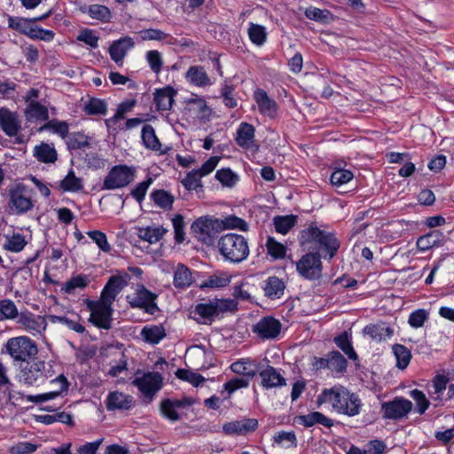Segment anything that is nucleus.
<instances>
[{"label": "nucleus", "mask_w": 454, "mask_h": 454, "mask_svg": "<svg viewBox=\"0 0 454 454\" xmlns=\"http://www.w3.org/2000/svg\"><path fill=\"white\" fill-rule=\"evenodd\" d=\"M262 386L265 388L278 387L286 385V379L274 367L268 365L259 372Z\"/></svg>", "instance_id": "26"}, {"label": "nucleus", "mask_w": 454, "mask_h": 454, "mask_svg": "<svg viewBox=\"0 0 454 454\" xmlns=\"http://www.w3.org/2000/svg\"><path fill=\"white\" fill-rule=\"evenodd\" d=\"M137 101L136 98L126 99L121 102L116 108L115 114L109 119L105 121L106 126L115 124L119 120L124 119L125 114L131 113Z\"/></svg>", "instance_id": "39"}, {"label": "nucleus", "mask_w": 454, "mask_h": 454, "mask_svg": "<svg viewBox=\"0 0 454 454\" xmlns=\"http://www.w3.org/2000/svg\"><path fill=\"white\" fill-rule=\"evenodd\" d=\"M231 369L233 372L247 376L248 379L254 377L257 372V365L250 358H243L231 364Z\"/></svg>", "instance_id": "37"}, {"label": "nucleus", "mask_w": 454, "mask_h": 454, "mask_svg": "<svg viewBox=\"0 0 454 454\" xmlns=\"http://www.w3.org/2000/svg\"><path fill=\"white\" fill-rule=\"evenodd\" d=\"M317 405L328 404L338 414L355 417L361 412L362 400L356 393L337 384L322 389L317 397Z\"/></svg>", "instance_id": "1"}, {"label": "nucleus", "mask_w": 454, "mask_h": 454, "mask_svg": "<svg viewBox=\"0 0 454 454\" xmlns=\"http://www.w3.org/2000/svg\"><path fill=\"white\" fill-rule=\"evenodd\" d=\"M273 222L276 231L278 233L285 235L295 225L296 216L293 215L276 216L273 219Z\"/></svg>", "instance_id": "53"}, {"label": "nucleus", "mask_w": 454, "mask_h": 454, "mask_svg": "<svg viewBox=\"0 0 454 454\" xmlns=\"http://www.w3.org/2000/svg\"><path fill=\"white\" fill-rule=\"evenodd\" d=\"M113 303L102 297L98 301L87 300L85 304L90 312L89 321L98 328L109 330L112 327Z\"/></svg>", "instance_id": "6"}, {"label": "nucleus", "mask_w": 454, "mask_h": 454, "mask_svg": "<svg viewBox=\"0 0 454 454\" xmlns=\"http://www.w3.org/2000/svg\"><path fill=\"white\" fill-rule=\"evenodd\" d=\"M90 283L89 277L86 275L79 274L68 279L63 286V290L67 294L74 293L76 289H83Z\"/></svg>", "instance_id": "52"}, {"label": "nucleus", "mask_w": 454, "mask_h": 454, "mask_svg": "<svg viewBox=\"0 0 454 454\" xmlns=\"http://www.w3.org/2000/svg\"><path fill=\"white\" fill-rule=\"evenodd\" d=\"M88 14L90 18L107 22L111 19L110 10L102 4H91L88 8Z\"/></svg>", "instance_id": "57"}, {"label": "nucleus", "mask_w": 454, "mask_h": 454, "mask_svg": "<svg viewBox=\"0 0 454 454\" xmlns=\"http://www.w3.org/2000/svg\"><path fill=\"white\" fill-rule=\"evenodd\" d=\"M329 370L336 372H342L347 368V360L338 351H333L328 354Z\"/></svg>", "instance_id": "56"}, {"label": "nucleus", "mask_w": 454, "mask_h": 454, "mask_svg": "<svg viewBox=\"0 0 454 454\" xmlns=\"http://www.w3.org/2000/svg\"><path fill=\"white\" fill-rule=\"evenodd\" d=\"M4 348L14 363H27L38 354L36 343L27 335L10 338Z\"/></svg>", "instance_id": "4"}, {"label": "nucleus", "mask_w": 454, "mask_h": 454, "mask_svg": "<svg viewBox=\"0 0 454 454\" xmlns=\"http://www.w3.org/2000/svg\"><path fill=\"white\" fill-rule=\"evenodd\" d=\"M285 287V284L280 278L270 277L264 282L263 290L266 296L276 299L283 295Z\"/></svg>", "instance_id": "40"}, {"label": "nucleus", "mask_w": 454, "mask_h": 454, "mask_svg": "<svg viewBox=\"0 0 454 454\" xmlns=\"http://www.w3.org/2000/svg\"><path fill=\"white\" fill-rule=\"evenodd\" d=\"M296 421L305 427H310L320 424L327 428L333 426V420L319 411H313L306 415L296 417Z\"/></svg>", "instance_id": "30"}, {"label": "nucleus", "mask_w": 454, "mask_h": 454, "mask_svg": "<svg viewBox=\"0 0 454 454\" xmlns=\"http://www.w3.org/2000/svg\"><path fill=\"white\" fill-rule=\"evenodd\" d=\"M50 320L53 324H61L66 325L68 329L77 333H82L85 332V327L80 323L81 318L76 314H72L71 317L51 315L50 316Z\"/></svg>", "instance_id": "36"}, {"label": "nucleus", "mask_w": 454, "mask_h": 454, "mask_svg": "<svg viewBox=\"0 0 454 454\" xmlns=\"http://www.w3.org/2000/svg\"><path fill=\"white\" fill-rule=\"evenodd\" d=\"M236 302L230 299H215L197 304L192 310V317L200 324H210L214 317L225 311L234 310Z\"/></svg>", "instance_id": "5"}, {"label": "nucleus", "mask_w": 454, "mask_h": 454, "mask_svg": "<svg viewBox=\"0 0 454 454\" xmlns=\"http://www.w3.org/2000/svg\"><path fill=\"white\" fill-rule=\"evenodd\" d=\"M176 375L178 379L187 381L194 387H198L205 380L204 377L200 374L185 369L177 370Z\"/></svg>", "instance_id": "63"}, {"label": "nucleus", "mask_w": 454, "mask_h": 454, "mask_svg": "<svg viewBox=\"0 0 454 454\" xmlns=\"http://www.w3.org/2000/svg\"><path fill=\"white\" fill-rule=\"evenodd\" d=\"M26 116L28 120L46 121L49 117L48 109L37 101H32L26 108Z\"/></svg>", "instance_id": "46"}, {"label": "nucleus", "mask_w": 454, "mask_h": 454, "mask_svg": "<svg viewBox=\"0 0 454 454\" xmlns=\"http://www.w3.org/2000/svg\"><path fill=\"white\" fill-rule=\"evenodd\" d=\"M258 427L255 419H241L225 423L223 426V432L228 435H246L254 432Z\"/></svg>", "instance_id": "19"}, {"label": "nucleus", "mask_w": 454, "mask_h": 454, "mask_svg": "<svg viewBox=\"0 0 454 454\" xmlns=\"http://www.w3.org/2000/svg\"><path fill=\"white\" fill-rule=\"evenodd\" d=\"M20 315V311L12 300H0V320H18Z\"/></svg>", "instance_id": "44"}, {"label": "nucleus", "mask_w": 454, "mask_h": 454, "mask_svg": "<svg viewBox=\"0 0 454 454\" xmlns=\"http://www.w3.org/2000/svg\"><path fill=\"white\" fill-rule=\"evenodd\" d=\"M443 240V233L434 230L419 238L417 240V247L419 250L426 252L432 247H439L442 244Z\"/></svg>", "instance_id": "33"}, {"label": "nucleus", "mask_w": 454, "mask_h": 454, "mask_svg": "<svg viewBox=\"0 0 454 454\" xmlns=\"http://www.w3.org/2000/svg\"><path fill=\"white\" fill-rule=\"evenodd\" d=\"M0 126L7 136H16L20 129L17 114L7 108H0Z\"/></svg>", "instance_id": "24"}, {"label": "nucleus", "mask_w": 454, "mask_h": 454, "mask_svg": "<svg viewBox=\"0 0 454 454\" xmlns=\"http://www.w3.org/2000/svg\"><path fill=\"white\" fill-rule=\"evenodd\" d=\"M136 168L127 165L113 167L103 182L104 190H116L129 184L135 179Z\"/></svg>", "instance_id": "9"}, {"label": "nucleus", "mask_w": 454, "mask_h": 454, "mask_svg": "<svg viewBox=\"0 0 454 454\" xmlns=\"http://www.w3.org/2000/svg\"><path fill=\"white\" fill-rule=\"evenodd\" d=\"M88 237L98 246V247L105 252L109 253L112 249L107 240L106 235L100 231H90L87 232Z\"/></svg>", "instance_id": "62"}, {"label": "nucleus", "mask_w": 454, "mask_h": 454, "mask_svg": "<svg viewBox=\"0 0 454 454\" xmlns=\"http://www.w3.org/2000/svg\"><path fill=\"white\" fill-rule=\"evenodd\" d=\"M142 339L149 344H158L166 337V332L161 325H148L141 330Z\"/></svg>", "instance_id": "35"}, {"label": "nucleus", "mask_w": 454, "mask_h": 454, "mask_svg": "<svg viewBox=\"0 0 454 454\" xmlns=\"http://www.w3.org/2000/svg\"><path fill=\"white\" fill-rule=\"evenodd\" d=\"M305 16L317 22H329L332 20V14L327 10H322L314 6H310L305 10Z\"/></svg>", "instance_id": "60"}, {"label": "nucleus", "mask_w": 454, "mask_h": 454, "mask_svg": "<svg viewBox=\"0 0 454 454\" xmlns=\"http://www.w3.org/2000/svg\"><path fill=\"white\" fill-rule=\"evenodd\" d=\"M191 230L199 241L212 245L216 234L221 231V223L219 219L212 216H201L192 223Z\"/></svg>", "instance_id": "8"}, {"label": "nucleus", "mask_w": 454, "mask_h": 454, "mask_svg": "<svg viewBox=\"0 0 454 454\" xmlns=\"http://www.w3.org/2000/svg\"><path fill=\"white\" fill-rule=\"evenodd\" d=\"M202 177L203 176L197 169H194L186 175L182 183L187 190H197L201 187Z\"/></svg>", "instance_id": "64"}, {"label": "nucleus", "mask_w": 454, "mask_h": 454, "mask_svg": "<svg viewBox=\"0 0 454 454\" xmlns=\"http://www.w3.org/2000/svg\"><path fill=\"white\" fill-rule=\"evenodd\" d=\"M151 199L157 207L164 210L171 209L175 200L169 192L162 189L153 191L151 193Z\"/></svg>", "instance_id": "43"}, {"label": "nucleus", "mask_w": 454, "mask_h": 454, "mask_svg": "<svg viewBox=\"0 0 454 454\" xmlns=\"http://www.w3.org/2000/svg\"><path fill=\"white\" fill-rule=\"evenodd\" d=\"M217 248L224 261L231 263L242 262L250 254L247 239L240 234L232 232L219 239Z\"/></svg>", "instance_id": "3"}, {"label": "nucleus", "mask_w": 454, "mask_h": 454, "mask_svg": "<svg viewBox=\"0 0 454 454\" xmlns=\"http://www.w3.org/2000/svg\"><path fill=\"white\" fill-rule=\"evenodd\" d=\"M215 178L224 187L231 188L239 181V176L230 168H222L215 173Z\"/></svg>", "instance_id": "55"}, {"label": "nucleus", "mask_w": 454, "mask_h": 454, "mask_svg": "<svg viewBox=\"0 0 454 454\" xmlns=\"http://www.w3.org/2000/svg\"><path fill=\"white\" fill-rule=\"evenodd\" d=\"M194 281L191 270L184 264L179 263L175 271L173 284L176 288H186L192 285Z\"/></svg>", "instance_id": "34"}, {"label": "nucleus", "mask_w": 454, "mask_h": 454, "mask_svg": "<svg viewBox=\"0 0 454 454\" xmlns=\"http://www.w3.org/2000/svg\"><path fill=\"white\" fill-rule=\"evenodd\" d=\"M221 230H239L247 231L248 230L247 223L236 215H230L219 220Z\"/></svg>", "instance_id": "50"}, {"label": "nucleus", "mask_w": 454, "mask_h": 454, "mask_svg": "<svg viewBox=\"0 0 454 454\" xmlns=\"http://www.w3.org/2000/svg\"><path fill=\"white\" fill-rule=\"evenodd\" d=\"M82 187V180L77 177L73 170H70L59 184V188L64 192H76Z\"/></svg>", "instance_id": "48"}, {"label": "nucleus", "mask_w": 454, "mask_h": 454, "mask_svg": "<svg viewBox=\"0 0 454 454\" xmlns=\"http://www.w3.org/2000/svg\"><path fill=\"white\" fill-rule=\"evenodd\" d=\"M128 301L132 308L144 309L145 312L153 314L157 309L155 303L156 295L141 286L132 296H128Z\"/></svg>", "instance_id": "14"}, {"label": "nucleus", "mask_w": 454, "mask_h": 454, "mask_svg": "<svg viewBox=\"0 0 454 454\" xmlns=\"http://www.w3.org/2000/svg\"><path fill=\"white\" fill-rule=\"evenodd\" d=\"M175 94V90L169 86L156 90L154 93V102L158 111L170 110L174 102Z\"/></svg>", "instance_id": "31"}, {"label": "nucleus", "mask_w": 454, "mask_h": 454, "mask_svg": "<svg viewBox=\"0 0 454 454\" xmlns=\"http://www.w3.org/2000/svg\"><path fill=\"white\" fill-rule=\"evenodd\" d=\"M6 242L4 246V249L12 252H21L27 244L26 237L20 233H13L5 237Z\"/></svg>", "instance_id": "49"}, {"label": "nucleus", "mask_w": 454, "mask_h": 454, "mask_svg": "<svg viewBox=\"0 0 454 454\" xmlns=\"http://www.w3.org/2000/svg\"><path fill=\"white\" fill-rule=\"evenodd\" d=\"M300 243L307 249H318L325 251L329 259H332L340 247L336 237L317 226L310 225L300 233Z\"/></svg>", "instance_id": "2"}, {"label": "nucleus", "mask_w": 454, "mask_h": 454, "mask_svg": "<svg viewBox=\"0 0 454 454\" xmlns=\"http://www.w3.org/2000/svg\"><path fill=\"white\" fill-rule=\"evenodd\" d=\"M281 331V323L271 317L260 319L254 326V332L262 339H274Z\"/></svg>", "instance_id": "20"}, {"label": "nucleus", "mask_w": 454, "mask_h": 454, "mask_svg": "<svg viewBox=\"0 0 454 454\" xmlns=\"http://www.w3.org/2000/svg\"><path fill=\"white\" fill-rule=\"evenodd\" d=\"M31 197L23 186L10 191V207L16 214H23L33 207Z\"/></svg>", "instance_id": "16"}, {"label": "nucleus", "mask_w": 454, "mask_h": 454, "mask_svg": "<svg viewBox=\"0 0 454 454\" xmlns=\"http://www.w3.org/2000/svg\"><path fill=\"white\" fill-rule=\"evenodd\" d=\"M412 409V403L403 397H395L381 405L383 418L398 420L406 417Z\"/></svg>", "instance_id": "12"}, {"label": "nucleus", "mask_w": 454, "mask_h": 454, "mask_svg": "<svg viewBox=\"0 0 454 454\" xmlns=\"http://www.w3.org/2000/svg\"><path fill=\"white\" fill-rule=\"evenodd\" d=\"M335 344L348 356L349 359L356 360L357 355L355 352L351 341L347 333H343L334 339Z\"/></svg>", "instance_id": "58"}, {"label": "nucleus", "mask_w": 454, "mask_h": 454, "mask_svg": "<svg viewBox=\"0 0 454 454\" xmlns=\"http://www.w3.org/2000/svg\"><path fill=\"white\" fill-rule=\"evenodd\" d=\"M133 405V397L120 391L110 392L106 399V407L108 411L129 410Z\"/></svg>", "instance_id": "23"}, {"label": "nucleus", "mask_w": 454, "mask_h": 454, "mask_svg": "<svg viewBox=\"0 0 454 454\" xmlns=\"http://www.w3.org/2000/svg\"><path fill=\"white\" fill-rule=\"evenodd\" d=\"M51 384L55 387V388L51 391L40 394V395H26L25 398L27 402L34 403H42L48 402L50 400L55 399L58 396H60L63 393L67 392L68 389V382L65 376L59 375L56 379L51 381Z\"/></svg>", "instance_id": "15"}, {"label": "nucleus", "mask_w": 454, "mask_h": 454, "mask_svg": "<svg viewBox=\"0 0 454 454\" xmlns=\"http://www.w3.org/2000/svg\"><path fill=\"white\" fill-rule=\"evenodd\" d=\"M187 111L191 116L199 120H207L211 115V109L206 100L198 97L188 100Z\"/></svg>", "instance_id": "29"}, {"label": "nucleus", "mask_w": 454, "mask_h": 454, "mask_svg": "<svg viewBox=\"0 0 454 454\" xmlns=\"http://www.w3.org/2000/svg\"><path fill=\"white\" fill-rule=\"evenodd\" d=\"M231 277L226 272H216L209 276L203 283L201 287L221 288L228 286Z\"/></svg>", "instance_id": "47"}, {"label": "nucleus", "mask_w": 454, "mask_h": 454, "mask_svg": "<svg viewBox=\"0 0 454 454\" xmlns=\"http://www.w3.org/2000/svg\"><path fill=\"white\" fill-rule=\"evenodd\" d=\"M296 270L308 280H318L322 276L323 265L318 253H308L296 262Z\"/></svg>", "instance_id": "11"}, {"label": "nucleus", "mask_w": 454, "mask_h": 454, "mask_svg": "<svg viewBox=\"0 0 454 454\" xmlns=\"http://www.w3.org/2000/svg\"><path fill=\"white\" fill-rule=\"evenodd\" d=\"M254 128L247 122H241L237 129L236 142L244 149H252L255 146Z\"/></svg>", "instance_id": "27"}, {"label": "nucleus", "mask_w": 454, "mask_h": 454, "mask_svg": "<svg viewBox=\"0 0 454 454\" xmlns=\"http://www.w3.org/2000/svg\"><path fill=\"white\" fill-rule=\"evenodd\" d=\"M168 230L161 225H150L137 228L138 238L149 244H156L167 234Z\"/></svg>", "instance_id": "25"}, {"label": "nucleus", "mask_w": 454, "mask_h": 454, "mask_svg": "<svg viewBox=\"0 0 454 454\" xmlns=\"http://www.w3.org/2000/svg\"><path fill=\"white\" fill-rule=\"evenodd\" d=\"M16 324L20 330L33 337L43 336L48 326V323L44 316L35 314L27 309L20 311V315L18 320H16Z\"/></svg>", "instance_id": "10"}, {"label": "nucleus", "mask_w": 454, "mask_h": 454, "mask_svg": "<svg viewBox=\"0 0 454 454\" xmlns=\"http://www.w3.org/2000/svg\"><path fill=\"white\" fill-rule=\"evenodd\" d=\"M354 177L353 173L348 169L339 168L331 175V184L336 187H340L350 182Z\"/></svg>", "instance_id": "61"}, {"label": "nucleus", "mask_w": 454, "mask_h": 454, "mask_svg": "<svg viewBox=\"0 0 454 454\" xmlns=\"http://www.w3.org/2000/svg\"><path fill=\"white\" fill-rule=\"evenodd\" d=\"M268 254L275 259H282L286 256V247L278 242L274 238L269 237L266 241Z\"/></svg>", "instance_id": "59"}, {"label": "nucleus", "mask_w": 454, "mask_h": 454, "mask_svg": "<svg viewBox=\"0 0 454 454\" xmlns=\"http://www.w3.org/2000/svg\"><path fill=\"white\" fill-rule=\"evenodd\" d=\"M34 156L42 162L53 163L57 160V152L51 145L42 143L34 148Z\"/></svg>", "instance_id": "42"}, {"label": "nucleus", "mask_w": 454, "mask_h": 454, "mask_svg": "<svg viewBox=\"0 0 454 454\" xmlns=\"http://www.w3.org/2000/svg\"><path fill=\"white\" fill-rule=\"evenodd\" d=\"M141 138L145 148L163 154L165 152L161 149V144L156 136L155 130L152 125L146 124L141 131Z\"/></svg>", "instance_id": "32"}, {"label": "nucleus", "mask_w": 454, "mask_h": 454, "mask_svg": "<svg viewBox=\"0 0 454 454\" xmlns=\"http://www.w3.org/2000/svg\"><path fill=\"white\" fill-rule=\"evenodd\" d=\"M82 110L89 115H106L108 105L106 100L98 98H90L83 104Z\"/></svg>", "instance_id": "38"}, {"label": "nucleus", "mask_w": 454, "mask_h": 454, "mask_svg": "<svg viewBox=\"0 0 454 454\" xmlns=\"http://www.w3.org/2000/svg\"><path fill=\"white\" fill-rule=\"evenodd\" d=\"M363 333L369 337L372 341L380 343L392 337L394 330L384 322L370 324L364 327Z\"/></svg>", "instance_id": "22"}, {"label": "nucleus", "mask_w": 454, "mask_h": 454, "mask_svg": "<svg viewBox=\"0 0 454 454\" xmlns=\"http://www.w3.org/2000/svg\"><path fill=\"white\" fill-rule=\"evenodd\" d=\"M27 366L20 372V379L24 384L33 386L46 379L45 364L43 361L27 363Z\"/></svg>", "instance_id": "18"}, {"label": "nucleus", "mask_w": 454, "mask_h": 454, "mask_svg": "<svg viewBox=\"0 0 454 454\" xmlns=\"http://www.w3.org/2000/svg\"><path fill=\"white\" fill-rule=\"evenodd\" d=\"M130 276L127 271L118 270L115 275L109 278L104 286L100 297L114 302L121 291L128 286Z\"/></svg>", "instance_id": "13"}, {"label": "nucleus", "mask_w": 454, "mask_h": 454, "mask_svg": "<svg viewBox=\"0 0 454 454\" xmlns=\"http://www.w3.org/2000/svg\"><path fill=\"white\" fill-rule=\"evenodd\" d=\"M135 47V41L130 36H123L114 41L108 50L111 59L119 67L123 64V59L128 52Z\"/></svg>", "instance_id": "17"}, {"label": "nucleus", "mask_w": 454, "mask_h": 454, "mask_svg": "<svg viewBox=\"0 0 454 454\" xmlns=\"http://www.w3.org/2000/svg\"><path fill=\"white\" fill-rule=\"evenodd\" d=\"M132 384L147 402H152L163 386V377L157 372H137Z\"/></svg>", "instance_id": "7"}, {"label": "nucleus", "mask_w": 454, "mask_h": 454, "mask_svg": "<svg viewBox=\"0 0 454 454\" xmlns=\"http://www.w3.org/2000/svg\"><path fill=\"white\" fill-rule=\"evenodd\" d=\"M274 442L281 448L289 449L297 446V439L294 431H280L274 434Z\"/></svg>", "instance_id": "51"}, {"label": "nucleus", "mask_w": 454, "mask_h": 454, "mask_svg": "<svg viewBox=\"0 0 454 454\" xmlns=\"http://www.w3.org/2000/svg\"><path fill=\"white\" fill-rule=\"evenodd\" d=\"M187 82L196 87H206L212 84L205 68L200 66H192L185 74Z\"/></svg>", "instance_id": "28"}, {"label": "nucleus", "mask_w": 454, "mask_h": 454, "mask_svg": "<svg viewBox=\"0 0 454 454\" xmlns=\"http://www.w3.org/2000/svg\"><path fill=\"white\" fill-rule=\"evenodd\" d=\"M51 12V11H48L47 12H45L44 14H43L41 16L35 17V18L29 19V20L20 19V18H16V17H9L8 25L10 27H12L15 30H18V31L27 35L28 29L30 28V27H28L27 23L43 20L47 17L50 16Z\"/></svg>", "instance_id": "41"}, {"label": "nucleus", "mask_w": 454, "mask_h": 454, "mask_svg": "<svg viewBox=\"0 0 454 454\" xmlns=\"http://www.w3.org/2000/svg\"><path fill=\"white\" fill-rule=\"evenodd\" d=\"M392 351L396 360V367L401 370L405 369L411 359L410 349L402 344H395L392 347Z\"/></svg>", "instance_id": "45"}, {"label": "nucleus", "mask_w": 454, "mask_h": 454, "mask_svg": "<svg viewBox=\"0 0 454 454\" xmlns=\"http://www.w3.org/2000/svg\"><path fill=\"white\" fill-rule=\"evenodd\" d=\"M254 99L261 114L271 119L276 117L278 108V104L269 97L265 90L257 89L254 93Z\"/></svg>", "instance_id": "21"}, {"label": "nucleus", "mask_w": 454, "mask_h": 454, "mask_svg": "<svg viewBox=\"0 0 454 454\" xmlns=\"http://www.w3.org/2000/svg\"><path fill=\"white\" fill-rule=\"evenodd\" d=\"M247 32L253 43L261 46L265 43L267 33L263 26L250 23Z\"/></svg>", "instance_id": "54"}]
</instances>
